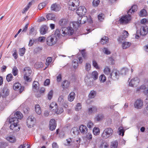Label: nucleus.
<instances>
[{"instance_id":"obj_1","label":"nucleus","mask_w":148,"mask_h":148,"mask_svg":"<svg viewBox=\"0 0 148 148\" xmlns=\"http://www.w3.org/2000/svg\"><path fill=\"white\" fill-rule=\"evenodd\" d=\"M18 121V120H16L15 118H10L9 119V122L11 123L10 128L14 132L18 131L20 130L19 127L17 125Z\"/></svg>"},{"instance_id":"obj_2","label":"nucleus","mask_w":148,"mask_h":148,"mask_svg":"<svg viewBox=\"0 0 148 148\" xmlns=\"http://www.w3.org/2000/svg\"><path fill=\"white\" fill-rule=\"evenodd\" d=\"M79 4V0H70L68 2V8L69 10L74 11Z\"/></svg>"},{"instance_id":"obj_3","label":"nucleus","mask_w":148,"mask_h":148,"mask_svg":"<svg viewBox=\"0 0 148 148\" xmlns=\"http://www.w3.org/2000/svg\"><path fill=\"white\" fill-rule=\"evenodd\" d=\"M79 4V0H70L68 2V8L69 10L74 11Z\"/></svg>"},{"instance_id":"obj_4","label":"nucleus","mask_w":148,"mask_h":148,"mask_svg":"<svg viewBox=\"0 0 148 148\" xmlns=\"http://www.w3.org/2000/svg\"><path fill=\"white\" fill-rule=\"evenodd\" d=\"M113 131L110 127L105 128L103 130L102 134V137L104 139H106L111 136L113 134Z\"/></svg>"},{"instance_id":"obj_5","label":"nucleus","mask_w":148,"mask_h":148,"mask_svg":"<svg viewBox=\"0 0 148 148\" xmlns=\"http://www.w3.org/2000/svg\"><path fill=\"white\" fill-rule=\"evenodd\" d=\"M57 41V37L53 35L49 36L47 38V44L49 46H52L55 44Z\"/></svg>"},{"instance_id":"obj_6","label":"nucleus","mask_w":148,"mask_h":148,"mask_svg":"<svg viewBox=\"0 0 148 148\" xmlns=\"http://www.w3.org/2000/svg\"><path fill=\"white\" fill-rule=\"evenodd\" d=\"M86 22L91 23L92 22V21L91 18H88L87 16H80L77 21L78 23L79 24H84Z\"/></svg>"},{"instance_id":"obj_7","label":"nucleus","mask_w":148,"mask_h":148,"mask_svg":"<svg viewBox=\"0 0 148 148\" xmlns=\"http://www.w3.org/2000/svg\"><path fill=\"white\" fill-rule=\"evenodd\" d=\"M131 19V16L130 15L123 16L120 18L119 21L122 24H126L129 22Z\"/></svg>"},{"instance_id":"obj_8","label":"nucleus","mask_w":148,"mask_h":148,"mask_svg":"<svg viewBox=\"0 0 148 148\" xmlns=\"http://www.w3.org/2000/svg\"><path fill=\"white\" fill-rule=\"evenodd\" d=\"M129 82V86L132 87L136 86L140 82V80L137 77H134L131 80L129 79L128 80Z\"/></svg>"},{"instance_id":"obj_9","label":"nucleus","mask_w":148,"mask_h":148,"mask_svg":"<svg viewBox=\"0 0 148 148\" xmlns=\"http://www.w3.org/2000/svg\"><path fill=\"white\" fill-rule=\"evenodd\" d=\"M35 120V117L32 116H29L27 120V126L31 128L33 126Z\"/></svg>"},{"instance_id":"obj_10","label":"nucleus","mask_w":148,"mask_h":148,"mask_svg":"<svg viewBox=\"0 0 148 148\" xmlns=\"http://www.w3.org/2000/svg\"><path fill=\"white\" fill-rule=\"evenodd\" d=\"M86 12V9L84 6H80L77 10L76 13L79 16H82Z\"/></svg>"},{"instance_id":"obj_11","label":"nucleus","mask_w":148,"mask_h":148,"mask_svg":"<svg viewBox=\"0 0 148 148\" xmlns=\"http://www.w3.org/2000/svg\"><path fill=\"white\" fill-rule=\"evenodd\" d=\"M119 76V71L116 70H114L110 74V78L114 80L118 79Z\"/></svg>"},{"instance_id":"obj_12","label":"nucleus","mask_w":148,"mask_h":148,"mask_svg":"<svg viewBox=\"0 0 148 148\" xmlns=\"http://www.w3.org/2000/svg\"><path fill=\"white\" fill-rule=\"evenodd\" d=\"M129 33L126 30H124L121 34L118 39V41L121 42L122 40H125V38H127L129 35Z\"/></svg>"},{"instance_id":"obj_13","label":"nucleus","mask_w":148,"mask_h":148,"mask_svg":"<svg viewBox=\"0 0 148 148\" xmlns=\"http://www.w3.org/2000/svg\"><path fill=\"white\" fill-rule=\"evenodd\" d=\"M148 32V27L145 25L142 26L140 29V35L145 36L146 35Z\"/></svg>"},{"instance_id":"obj_14","label":"nucleus","mask_w":148,"mask_h":148,"mask_svg":"<svg viewBox=\"0 0 148 148\" xmlns=\"http://www.w3.org/2000/svg\"><path fill=\"white\" fill-rule=\"evenodd\" d=\"M134 106L136 108L140 109L143 106V102L140 99H138L135 102Z\"/></svg>"},{"instance_id":"obj_15","label":"nucleus","mask_w":148,"mask_h":148,"mask_svg":"<svg viewBox=\"0 0 148 148\" xmlns=\"http://www.w3.org/2000/svg\"><path fill=\"white\" fill-rule=\"evenodd\" d=\"M56 125L55 120L53 119H51L49 124L50 130L51 131L54 130L56 128Z\"/></svg>"},{"instance_id":"obj_16","label":"nucleus","mask_w":148,"mask_h":148,"mask_svg":"<svg viewBox=\"0 0 148 148\" xmlns=\"http://www.w3.org/2000/svg\"><path fill=\"white\" fill-rule=\"evenodd\" d=\"M10 91L9 89L6 87L3 88L2 90V92L1 94L3 97H5L8 96L9 94Z\"/></svg>"},{"instance_id":"obj_17","label":"nucleus","mask_w":148,"mask_h":148,"mask_svg":"<svg viewBox=\"0 0 148 148\" xmlns=\"http://www.w3.org/2000/svg\"><path fill=\"white\" fill-rule=\"evenodd\" d=\"M60 9V5L57 4L56 3L52 4L51 7V10L56 12L59 11Z\"/></svg>"},{"instance_id":"obj_18","label":"nucleus","mask_w":148,"mask_h":148,"mask_svg":"<svg viewBox=\"0 0 148 148\" xmlns=\"http://www.w3.org/2000/svg\"><path fill=\"white\" fill-rule=\"evenodd\" d=\"M39 83L37 81H34L33 83V90L34 92H38L39 89Z\"/></svg>"},{"instance_id":"obj_19","label":"nucleus","mask_w":148,"mask_h":148,"mask_svg":"<svg viewBox=\"0 0 148 148\" xmlns=\"http://www.w3.org/2000/svg\"><path fill=\"white\" fill-rule=\"evenodd\" d=\"M68 22V19L66 18L62 19L60 20L59 24L61 26L64 27L67 25Z\"/></svg>"},{"instance_id":"obj_20","label":"nucleus","mask_w":148,"mask_h":148,"mask_svg":"<svg viewBox=\"0 0 148 148\" xmlns=\"http://www.w3.org/2000/svg\"><path fill=\"white\" fill-rule=\"evenodd\" d=\"M32 70L29 67H26L24 68L23 70L24 75H30L32 73Z\"/></svg>"},{"instance_id":"obj_21","label":"nucleus","mask_w":148,"mask_h":148,"mask_svg":"<svg viewBox=\"0 0 148 148\" xmlns=\"http://www.w3.org/2000/svg\"><path fill=\"white\" fill-rule=\"evenodd\" d=\"M80 132L83 134L86 133L87 132V128L86 126L83 125H82L79 127Z\"/></svg>"},{"instance_id":"obj_22","label":"nucleus","mask_w":148,"mask_h":148,"mask_svg":"<svg viewBox=\"0 0 148 148\" xmlns=\"http://www.w3.org/2000/svg\"><path fill=\"white\" fill-rule=\"evenodd\" d=\"M137 9V7L136 5H134L131 7V8L129 10L127 14L128 15H131L132 12H135L136 11Z\"/></svg>"},{"instance_id":"obj_23","label":"nucleus","mask_w":148,"mask_h":148,"mask_svg":"<svg viewBox=\"0 0 148 148\" xmlns=\"http://www.w3.org/2000/svg\"><path fill=\"white\" fill-rule=\"evenodd\" d=\"M15 117H13L12 118H15L16 119V120L18 119H21L23 118V115L22 113L20 112H17L14 113ZM10 118H11L10 117Z\"/></svg>"},{"instance_id":"obj_24","label":"nucleus","mask_w":148,"mask_h":148,"mask_svg":"<svg viewBox=\"0 0 148 148\" xmlns=\"http://www.w3.org/2000/svg\"><path fill=\"white\" fill-rule=\"evenodd\" d=\"M58 106L57 103L55 102H52L50 106V108L52 111L54 112L57 109Z\"/></svg>"},{"instance_id":"obj_25","label":"nucleus","mask_w":148,"mask_h":148,"mask_svg":"<svg viewBox=\"0 0 148 148\" xmlns=\"http://www.w3.org/2000/svg\"><path fill=\"white\" fill-rule=\"evenodd\" d=\"M88 113L89 114H91L92 113L96 112L97 111V108L95 106H92L89 108L88 110Z\"/></svg>"},{"instance_id":"obj_26","label":"nucleus","mask_w":148,"mask_h":148,"mask_svg":"<svg viewBox=\"0 0 148 148\" xmlns=\"http://www.w3.org/2000/svg\"><path fill=\"white\" fill-rule=\"evenodd\" d=\"M139 15L140 17H146L147 15V12L145 10L143 9L140 11Z\"/></svg>"},{"instance_id":"obj_27","label":"nucleus","mask_w":148,"mask_h":148,"mask_svg":"<svg viewBox=\"0 0 148 148\" xmlns=\"http://www.w3.org/2000/svg\"><path fill=\"white\" fill-rule=\"evenodd\" d=\"M75 93L73 92H71L69 95L68 97V100L69 101L71 102L73 101L75 99Z\"/></svg>"},{"instance_id":"obj_28","label":"nucleus","mask_w":148,"mask_h":148,"mask_svg":"<svg viewBox=\"0 0 148 148\" xmlns=\"http://www.w3.org/2000/svg\"><path fill=\"white\" fill-rule=\"evenodd\" d=\"M35 107L36 113L38 115H40L41 113V110L40 106L38 104H36Z\"/></svg>"},{"instance_id":"obj_29","label":"nucleus","mask_w":148,"mask_h":148,"mask_svg":"<svg viewBox=\"0 0 148 148\" xmlns=\"http://www.w3.org/2000/svg\"><path fill=\"white\" fill-rule=\"evenodd\" d=\"M60 33L62 36H65L68 35L66 29V27H62L61 28V31H60Z\"/></svg>"},{"instance_id":"obj_30","label":"nucleus","mask_w":148,"mask_h":148,"mask_svg":"<svg viewBox=\"0 0 148 148\" xmlns=\"http://www.w3.org/2000/svg\"><path fill=\"white\" fill-rule=\"evenodd\" d=\"M70 85V83L68 81L65 80L62 82V86L64 88H67Z\"/></svg>"},{"instance_id":"obj_31","label":"nucleus","mask_w":148,"mask_h":148,"mask_svg":"<svg viewBox=\"0 0 148 148\" xmlns=\"http://www.w3.org/2000/svg\"><path fill=\"white\" fill-rule=\"evenodd\" d=\"M109 41V38L106 36H104L101 38L100 42L102 44L104 45L108 42Z\"/></svg>"},{"instance_id":"obj_32","label":"nucleus","mask_w":148,"mask_h":148,"mask_svg":"<svg viewBox=\"0 0 148 148\" xmlns=\"http://www.w3.org/2000/svg\"><path fill=\"white\" fill-rule=\"evenodd\" d=\"M47 27L46 26H44L41 27L40 29V33L44 35L46 33L47 31Z\"/></svg>"},{"instance_id":"obj_33","label":"nucleus","mask_w":148,"mask_h":148,"mask_svg":"<svg viewBox=\"0 0 148 148\" xmlns=\"http://www.w3.org/2000/svg\"><path fill=\"white\" fill-rule=\"evenodd\" d=\"M131 43L129 42H124L122 45V47L123 49H126L128 48L131 45Z\"/></svg>"},{"instance_id":"obj_34","label":"nucleus","mask_w":148,"mask_h":148,"mask_svg":"<svg viewBox=\"0 0 148 148\" xmlns=\"http://www.w3.org/2000/svg\"><path fill=\"white\" fill-rule=\"evenodd\" d=\"M46 17L48 20H55V15L52 14H48L46 16Z\"/></svg>"},{"instance_id":"obj_35","label":"nucleus","mask_w":148,"mask_h":148,"mask_svg":"<svg viewBox=\"0 0 148 148\" xmlns=\"http://www.w3.org/2000/svg\"><path fill=\"white\" fill-rule=\"evenodd\" d=\"M125 131V130L123 129V127H120L118 129V133L119 135H121L122 136H123L124 135Z\"/></svg>"},{"instance_id":"obj_36","label":"nucleus","mask_w":148,"mask_h":148,"mask_svg":"<svg viewBox=\"0 0 148 148\" xmlns=\"http://www.w3.org/2000/svg\"><path fill=\"white\" fill-rule=\"evenodd\" d=\"M104 116L102 114H97L95 118V119L97 121H101L103 119Z\"/></svg>"},{"instance_id":"obj_37","label":"nucleus","mask_w":148,"mask_h":148,"mask_svg":"<svg viewBox=\"0 0 148 148\" xmlns=\"http://www.w3.org/2000/svg\"><path fill=\"white\" fill-rule=\"evenodd\" d=\"M98 75L97 72L96 71H94L92 72L91 77L94 80H95L98 78Z\"/></svg>"},{"instance_id":"obj_38","label":"nucleus","mask_w":148,"mask_h":148,"mask_svg":"<svg viewBox=\"0 0 148 148\" xmlns=\"http://www.w3.org/2000/svg\"><path fill=\"white\" fill-rule=\"evenodd\" d=\"M67 32L68 35H71L73 33L74 31L73 29L70 27H68L66 28Z\"/></svg>"},{"instance_id":"obj_39","label":"nucleus","mask_w":148,"mask_h":148,"mask_svg":"<svg viewBox=\"0 0 148 148\" xmlns=\"http://www.w3.org/2000/svg\"><path fill=\"white\" fill-rule=\"evenodd\" d=\"M43 63L41 62H37L34 65V67L36 69L42 68L43 67Z\"/></svg>"},{"instance_id":"obj_40","label":"nucleus","mask_w":148,"mask_h":148,"mask_svg":"<svg viewBox=\"0 0 148 148\" xmlns=\"http://www.w3.org/2000/svg\"><path fill=\"white\" fill-rule=\"evenodd\" d=\"M96 94V92L94 90L90 91L88 95V97L90 98H93L95 97Z\"/></svg>"},{"instance_id":"obj_41","label":"nucleus","mask_w":148,"mask_h":148,"mask_svg":"<svg viewBox=\"0 0 148 148\" xmlns=\"http://www.w3.org/2000/svg\"><path fill=\"white\" fill-rule=\"evenodd\" d=\"M103 72L106 75H108L110 72V69L108 66H106L103 70Z\"/></svg>"},{"instance_id":"obj_42","label":"nucleus","mask_w":148,"mask_h":148,"mask_svg":"<svg viewBox=\"0 0 148 148\" xmlns=\"http://www.w3.org/2000/svg\"><path fill=\"white\" fill-rule=\"evenodd\" d=\"M47 4V2L45 1L40 3L38 6V9L39 10H41L44 8Z\"/></svg>"},{"instance_id":"obj_43","label":"nucleus","mask_w":148,"mask_h":148,"mask_svg":"<svg viewBox=\"0 0 148 148\" xmlns=\"http://www.w3.org/2000/svg\"><path fill=\"white\" fill-rule=\"evenodd\" d=\"M6 139L10 143H14L15 142L16 139L14 137L8 136L6 138Z\"/></svg>"},{"instance_id":"obj_44","label":"nucleus","mask_w":148,"mask_h":148,"mask_svg":"<svg viewBox=\"0 0 148 148\" xmlns=\"http://www.w3.org/2000/svg\"><path fill=\"white\" fill-rule=\"evenodd\" d=\"M25 49L24 47L20 48L19 49L18 53L20 56H23L25 54Z\"/></svg>"},{"instance_id":"obj_45","label":"nucleus","mask_w":148,"mask_h":148,"mask_svg":"<svg viewBox=\"0 0 148 148\" xmlns=\"http://www.w3.org/2000/svg\"><path fill=\"white\" fill-rule=\"evenodd\" d=\"M118 146V142L115 140L112 141L111 144V148H117Z\"/></svg>"},{"instance_id":"obj_46","label":"nucleus","mask_w":148,"mask_h":148,"mask_svg":"<svg viewBox=\"0 0 148 148\" xmlns=\"http://www.w3.org/2000/svg\"><path fill=\"white\" fill-rule=\"evenodd\" d=\"M45 91V89L44 87L41 88L39 90L40 94H36V96L37 97H40L41 96L42 94H43Z\"/></svg>"},{"instance_id":"obj_47","label":"nucleus","mask_w":148,"mask_h":148,"mask_svg":"<svg viewBox=\"0 0 148 148\" xmlns=\"http://www.w3.org/2000/svg\"><path fill=\"white\" fill-rule=\"evenodd\" d=\"M29 75H24L23 78L25 81L29 82L32 81V78L29 77Z\"/></svg>"},{"instance_id":"obj_48","label":"nucleus","mask_w":148,"mask_h":148,"mask_svg":"<svg viewBox=\"0 0 148 148\" xmlns=\"http://www.w3.org/2000/svg\"><path fill=\"white\" fill-rule=\"evenodd\" d=\"M105 17V15L103 13L100 14L98 16V20L100 21H103Z\"/></svg>"},{"instance_id":"obj_49","label":"nucleus","mask_w":148,"mask_h":148,"mask_svg":"<svg viewBox=\"0 0 148 148\" xmlns=\"http://www.w3.org/2000/svg\"><path fill=\"white\" fill-rule=\"evenodd\" d=\"M21 86V84L18 83L16 82L15 83L13 86V88L14 90H16L19 89V87Z\"/></svg>"},{"instance_id":"obj_50","label":"nucleus","mask_w":148,"mask_h":148,"mask_svg":"<svg viewBox=\"0 0 148 148\" xmlns=\"http://www.w3.org/2000/svg\"><path fill=\"white\" fill-rule=\"evenodd\" d=\"M64 111L63 109L61 107H59L58 108H57L56 110H55L54 112H55L57 114H60L62 113Z\"/></svg>"},{"instance_id":"obj_51","label":"nucleus","mask_w":148,"mask_h":148,"mask_svg":"<svg viewBox=\"0 0 148 148\" xmlns=\"http://www.w3.org/2000/svg\"><path fill=\"white\" fill-rule=\"evenodd\" d=\"M72 65L75 69H76L78 66V63L77 60L76 59L74 60L72 62Z\"/></svg>"},{"instance_id":"obj_52","label":"nucleus","mask_w":148,"mask_h":148,"mask_svg":"<svg viewBox=\"0 0 148 148\" xmlns=\"http://www.w3.org/2000/svg\"><path fill=\"white\" fill-rule=\"evenodd\" d=\"M12 73L14 76H16L18 74V70L16 66H14L13 67L12 70Z\"/></svg>"},{"instance_id":"obj_53","label":"nucleus","mask_w":148,"mask_h":148,"mask_svg":"<svg viewBox=\"0 0 148 148\" xmlns=\"http://www.w3.org/2000/svg\"><path fill=\"white\" fill-rule=\"evenodd\" d=\"M93 132L95 135H97L99 133V129L98 128L95 127L93 130Z\"/></svg>"},{"instance_id":"obj_54","label":"nucleus","mask_w":148,"mask_h":148,"mask_svg":"<svg viewBox=\"0 0 148 148\" xmlns=\"http://www.w3.org/2000/svg\"><path fill=\"white\" fill-rule=\"evenodd\" d=\"M13 76L12 74L10 73L8 74L6 76V79L7 81L8 82L11 81L12 78Z\"/></svg>"},{"instance_id":"obj_55","label":"nucleus","mask_w":148,"mask_h":148,"mask_svg":"<svg viewBox=\"0 0 148 148\" xmlns=\"http://www.w3.org/2000/svg\"><path fill=\"white\" fill-rule=\"evenodd\" d=\"M31 2H29L28 4L24 8L23 10L22 11V12L23 14L27 12L29 8V5H31Z\"/></svg>"},{"instance_id":"obj_56","label":"nucleus","mask_w":148,"mask_h":148,"mask_svg":"<svg viewBox=\"0 0 148 148\" xmlns=\"http://www.w3.org/2000/svg\"><path fill=\"white\" fill-rule=\"evenodd\" d=\"M52 61V59L51 57H48L46 59V64L47 66L46 67H47L49 65L50 63Z\"/></svg>"},{"instance_id":"obj_57","label":"nucleus","mask_w":148,"mask_h":148,"mask_svg":"<svg viewBox=\"0 0 148 148\" xmlns=\"http://www.w3.org/2000/svg\"><path fill=\"white\" fill-rule=\"evenodd\" d=\"M53 96V91L52 90H50L48 94V99L49 100H51Z\"/></svg>"},{"instance_id":"obj_58","label":"nucleus","mask_w":148,"mask_h":148,"mask_svg":"<svg viewBox=\"0 0 148 148\" xmlns=\"http://www.w3.org/2000/svg\"><path fill=\"white\" fill-rule=\"evenodd\" d=\"M82 108V105L81 103H78L75 108V110L76 111H79Z\"/></svg>"},{"instance_id":"obj_59","label":"nucleus","mask_w":148,"mask_h":148,"mask_svg":"<svg viewBox=\"0 0 148 148\" xmlns=\"http://www.w3.org/2000/svg\"><path fill=\"white\" fill-rule=\"evenodd\" d=\"M99 79L101 82H104L106 80V77L104 75H101L99 77Z\"/></svg>"},{"instance_id":"obj_60","label":"nucleus","mask_w":148,"mask_h":148,"mask_svg":"<svg viewBox=\"0 0 148 148\" xmlns=\"http://www.w3.org/2000/svg\"><path fill=\"white\" fill-rule=\"evenodd\" d=\"M81 53L82 54L83 57L84 59H86L87 58V56L86 51L85 50H83L81 51Z\"/></svg>"},{"instance_id":"obj_61","label":"nucleus","mask_w":148,"mask_h":148,"mask_svg":"<svg viewBox=\"0 0 148 148\" xmlns=\"http://www.w3.org/2000/svg\"><path fill=\"white\" fill-rule=\"evenodd\" d=\"M85 69L87 71H89L91 69V65L88 63H86L85 66Z\"/></svg>"},{"instance_id":"obj_62","label":"nucleus","mask_w":148,"mask_h":148,"mask_svg":"<svg viewBox=\"0 0 148 148\" xmlns=\"http://www.w3.org/2000/svg\"><path fill=\"white\" fill-rule=\"evenodd\" d=\"M128 71V70L127 68H123L121 69V73L122 75H125Z\"/></svg>"},{"instance_id":"obj_63","label":"nucleus","mask_w":148,"mask_h":148,"mask_svg":"<svg viewBox=\"0 0 148 148\" xmlns=\"http://www.w3.org/2000/svg\"><path fill=\"white\" fill-rule=\"evenodd\" d=\"M92 65L96 69H99V67L96 61L95 60L92 61Z\"/></svg>"},{"instance_id":"obj_64","label":"nucleus","mask_w":148,"mask_h":148,"mask_svg":"<svg viewBox=\"0 0 148 148\" xmlns=\"http://www.w3.org/2000/svg\"><path fill=\"white\" fill-rule=\"evenodd\" d=\"M94 125V124L90 121H89L87 124V127L89 128H91Z\"/></svg>"}]
</instances>
